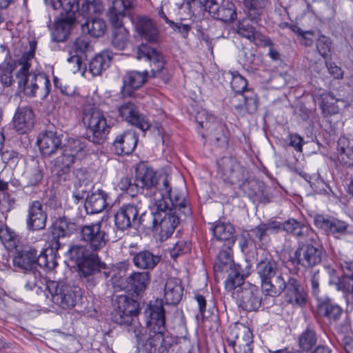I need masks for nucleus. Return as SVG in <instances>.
<instances>
[{
	"instance_id": "obj_1",
	"label": "nucleus",
	"mask_w": 353,
	"mask_h": 353,
	"mask_svg": "<svg viewBox=\"0 0 353 353\" xmlns=\"http://www.w3.org/2000/svg\"><path fill=\"white\" fill-rule=\"evenodd\" d=\"M34 49L35 45L30 43V50L19 59V68L16 72V80L19 92H23L28 97H37L44 100L50 92V81L44 74L30 72Z\"/></svg>"
},
{
	"instance_id": "obj_2",
	"label": "nucleus",
	"mask_w": 353,
	"mask_h": 353,
	"mask_svg": "<svg viewBox=\"0 0 353 353\" xmlns=\"http://www.w3.org/2000/svg\"><path fill=\"white\" fill-rule=\"evenodd\" d=\"M135 182L138 192L141 191V195L145 198L146 195L150 196L155 205L160 208H165L167 206V204L163 202V199L174 195L172 194L169 176L165 174L157 177V173L150 168H139L137 170Z\"/></svg>"
},
{
	"instance_id": "obj_3",
	"label": "nucleus",
	"mask_w": 353,
	"mask_h": 353,
	"mask_svg": "<svg viewBox=\"0 0 353 353\" xmlns=\"http://www.w3.org/2000/svg\"><path fill=\"white\" fill-rule=\"evenodd\" d=\"M163 202L167 204L165 208L156 206L160 210L156 232H158L161 241H164L171 236L179 223V218L175 212L176 210L181 211L185 216L191 213L188 201L181 195H173L163 199Z\"/></svg>"
},
{
	"instance_id": "obj_4",
	"label": "nucleus",
	"mask_w": 353,
	"mask_h": 353,
	"mask_svg": "<svg viewBox=\"0 0 353 353\" xmlns=\"http://www.w3.org/2000/svg\"><path fill=\"white\" fill-rule=\"evenodd\" d=\"M136 6L135 0H113L109 8L108 17L113 26L112 45L119 50L125 48L129 42V32L123 25V18Z\"/></svg>"
},
{
	"instance_id": "obj_5",
	"label": "nucleus",
	"mask_w": 353,
	"mask_h": 353,
	"mask_svg": "<svg viewBox=\"0 0 353 353\" xmlns=\"http://www.w3.org/2000/svg\"><path fill=\"white\" fill-rule=\"evenodd\" d=\"M82 121L87 129V139L95 143L101 144L107 139L110 130L104 112L94 105L83 108Z\"/></svg>"
},
{
	"instance_id": "obj_6",
	"label": "nucleus",
	"mask_w": 353,
	"mask_h": 353,
	"mask_svg": "<svg viewBox=\"0 0 353 353\" xmlns=\"http://www.w3.org/2000/svg\"><path fill=\"white\" fill-rule=\"evenodd\" d=\"M46 289L50 294L52 302L64 310L72 308L76 305L77 298L81 296L77 286L63 281H48Z\"/></svg>"
},
{
	"instance_id": "obj_7",
	"label": "nucleus",
	"mask_w": 353,
	"mask_h": 353,
	"mask_svg": "<svg viewBox=\"0 0 353 353\" xmlns=\"http://www.w3.org/2000/svg\"><path fill=\"white\" fill-rule=\"evenodd\" d=\"M112 321L121 325L130 326L131 329L139 327L136 317L139 314V303L125 295L117 296L113 302Z\"/></svg>"
},
{
	"instance_id": "obj_8",
	"label": "nucleus",
	"mask_w": 353,
	"mask_h": 353,
	"mask_svg": "<svg viewBox=\"0 0 353 353\" xmlns=\"http://www.w3.org/2000/svg\"><path fill=\"white\" fill-rule=\"evenodd\" d=\"M147 206L148 199L142 195L134 197L131 202L123 205L114 214V225L117 229L124 231L137 226V216Z\"/></svg>"
},
{
	"instance_id": "obj_9",
	"label": "nucleus",
	"mask_w": 353,
	"mask_h": 353,
	"mask_svg": "<svg viewBox=\"0 0 353 353\" xmlns=\"http://www.w3.org/2000/svg\"><path fill=\"white\" fill-rule=\"evenodd\" d=\"M137 339V345L143 353H168L173 340L171 337L161 334L148 332L142 335L139 326L133 330Z\"/></svg>"
},
{
	"instance_id": "obj_10",
	"label": "nucleus",
	"mask_w": 353,
	"mask_h": 353,
	"mask_svg": "<svg viewBox=\"0 0 353 353\" xmlns=\"http://www.w3.org/2000/svg\"><path fill=\"white\" fill-rule=\"evenodd\" d=\"M227 343L234 353H252L253 350V334L249 327L242 325H235L230 329Z\"/></svg>"
},
{
	"instance_id": "obj_11",
	"label": "nucleus",
	"mask_w": 353,
	"mask_h": 353,
	"mask_svg": "<svg viewBox=\"0 0 353 353\" xmlns=\"http://www.w3.org/2000/svg\"><path fill=\"white\" fill-rule=\"evenodd\" d=\"M79 235L81 240L94 252L103 248L109 241L108 234L101 229L100 222L83 225Z\"/></svg>"
},
{
	"instance_id": "obj_12",
	"label": "nucleus",
	"mask_w": 353,
	"mask_h": 353,
	"mask_svg": "<svg viewBox=\"0 0 353 353\" xmlns=\"http://www.w3.org/2000/svg\"><path fill=\"white\" fill-rule=\"evenodd\" d=\"M240 307L248 312L257 311L261 306L263 292L258 286L247 283L236 292Z\"/></svg>"
},
{
	"instance_id": "obj_13",
	"label": "nucleus",
	"mask_w": 353,
	"mask_h": 353,
	"mask_svg": "<svg viewBox=\"0 0 353 353\" xmlns=\"http://www.w3.org/2000/svg\"><path fill=\"white\" fill-rule=\"evenodd\" d=\"M218 165L221 178L226 183L237 184L247 177L248 170L234 157L221 158Z\"/></svg>"
},
{
	"instance_id": "obj_14",
	"label": "nucleus",
	"mask_w": 353,
	"mask_h": 353,
	"mask_svg": "<svg viewBox=\"0 0 353 353\" xmlns=\"http://www.w3.org/2000/svg\"><path fill=\"white\" fill-rule=\"evenodd\" d=\"M137 59H144L150 61L152 67L151 77H159L164 81L168 80L164 68L165 64L164 56L156 49L146 44H141L137 48Z\"/></svg>"
},
{
	"instance_id": "obj_15",
	"label": "nucleus",
	"mask_w": 353,
	"mask_h": 353,
	"mask_svg": "<svg viewBox=\"0 0 353 353\" xmlns=\"http://www.w3.org/2000/svg\"><path fill=\"white\" fill-rule=\"evenodd\" d=\"M92 259L91 262H86V265L81 270V279L88 288H94L101 280L106 279L110 276L105 263L101 261L99 256Z\"/></svg>"
},
{
	"instance_id": "obj_16",
	"label": "nucleus",
	"mask_w": 353,
	"mask_h": 353,
	"mask_svg": "<svg viewBox=\"0 0 353 353\" xmlns=\"http://www.w3.org/2000/svg\"><path fill=\"white\" fill-rule=\"evenodd\" d=\"M294 254L292 262L304 268H312L322 261V249L312 245L314 242L304 241Z\"/></svg>"
},
{
	"instance_id": "obj_17",
	"label": "nucleus",
	"mask_w": 353,
	"mask_h": 353,
	"mask_svg": "<svg viewBox=\"0 0 353 353\" xmlns=\"http://www.w3.org/2000/svg\"><path fill=\"white\" fill-rule=\"evenodd\" d=\"M114 288H119L121 290L132 292L139 295L144 292L150 283L151 275L148 271L133 272L130 276L125 278V281L117 284V277H112Z\"/></svg>"
},
{
	"instance_id": "obj_18",
	"label": "nucleus",
	"mask_w": 353,
	"mask_h": 353,
	"mask_svg": "<svg viewBox=\"0 0 353 353\" xmlns=\"http://www.w3.org/2000/svg\"><path fill=\"white\" fill-rule=\"evenodd\" d=\"M146 325L150 333L165 334V310L161 302L156 301L145 311Z\"/></svg>"
},
{
	"instance_id": "obj_19",
	"label": "nucleus",
	"mask_w": 353,
	"mask_h": 353,
	"mask_svg": "<svg viewBox=\"0 0 353 353\" xmlns=\"http://www.w3.org/2000/svg\"><path fill=\"white\" fill-rule=\"evenodd\" d=\"M256 23L253 22L252 19L247 14L245 18L238 22L236 33L256 45H271L270 39L256 30L254 24Z\"/></svg>"
},
{
	"instance_id": "obj_20",
	"label": "nucleus",
	"mask_w": 353,
	"mask_h": 353,
	"mask_svg": "<svg viewBox=\"0 0 353 353\" xmlns=\"http://www.w3.org/2000/svg\"><path fill=\"white\" fill-rule=\"evenodd\" d=\"M202 128L207 130V136L210 141L218 146H225L228 142V132L225 125L214 118H209L204 121H199Z\"/></svg>"
},
{
	"instance_id": "obj_21",
	"label": "nucleus",
	"mask_w": 353,
	"mask_h": 353,
	"mask_svg": "<svg viewBox=\"0 0 353 353\" xmlns=\"http://www.w3.org/2000/svg\"><path fill=\"white\" fill-rule=\"evenodd\" d=\"M136 32L144 40L158 43L161 41V35L157 24L150 18L137 16L132 19Z\"/></svg>"
},
{
	"instance_id": "obj_22",
	"label": "nucleus",
	"mask_w": 353,
	"mask_h": 353,
	"mask_svg": "<svg viewBox=\"0 0 353 353\" xmlns=\"http://www.w3.org/2000/svg\"><path fill=\"white\" fill-rule=\"evenodd\" d=\"M205 10L214 19L225 23L230 22L236 17L234 5L229 0H210Z\"/></svg>"
},
{
	"instance_id": "obj_23",
	"label": "nucleus",
	"mask_w": 353,
	"mask_h": 353,
	"mask_svg": "<svg viewBox=\"0 0 353 353\" xmlns=\"http://www.w3.org/2000/svg\"><path fill=\"white\" fill-rule=\"evenodd\" d=\"M120 116L128 123L135 125L145 132L150 127V123L145 117L139 113L137 107L132 102H126L119 108Z\"/></svg>"
},
{
	"instance_id": "obj_24",
	"label": "nucleus",
	"mask_w": 353,
	"mask_h": 353,
	"mask_svg": "<svg viewBox=\"0 0 353 353\" xmlns=\"http://www.w3.org/2000/svg\"><path fill=\"white\" fill-rule=\"evenodd\" d=\"M232 105L241 115H243L245 112L254 114L258 108L257 95L252 90H246L243 94L232 99Z\"/></svg>"
},
{
	"instance_id": "obj_25",
	"label": "nucleus",
	"mask_w": 353,
	"mask_h": 353,
	"mask_svg": "<svg viewBox=\"0 0 353 353\" xmlns=\"http://www.w3.org/2000/svg\"><path fill=\"white\" fill-rule=\"evenodd\" d=\"M149 73L147 70L139 72L128 71L123 77L122 94L123 97L131 96L133 91L140 88L147 81Z\"/></svg>"
},
{
	"instance_id": "obj_26",
	"label": "nucleus",
	"mask_w": 353,
	"mask_h": 353,
	"mask_svg": "<svg viewBox=\"0 0 353 353\" xmlns=\"http://www.w3.org/2000/svg\"><path fill=\"white\" fill-rule=\"evenodd\" d=\"M34 114L29 106L19 107L13 118L14 128L20 134L30 131L34 125Z\"/></svg>"
},
{
	"instance_id": "obj_27",
	"label": "nucleus",
	"mask_w": 353,
	"mask_h": 353,
	"mask_svg": "<svg viewBox=\"0 0 353 353\" xmlns=\"http://www.w3.org/2000/svg\"><path fill=\"white\" fill-rule=\"evenodd\" d=\"M284 292L288 303L299 306L305 303L307 293L296 279L294 277L288 279Z\"/></svg>"
},
{
	"instance_id": "obj_28",
	"label": "nucleus",
	"mask_w": 353,
	"mask_h": 353,
	"mask_svg": "<svg viewBox=\"0 0 353 353\" xmlns=\"http://www.w3.org/2000/svg\"><path fill=\"white\" fill-rule=\"evenodd\" d=\"M282 230L291 233L303 241L315 242L316 234L309 226L295 219H289L282 223Z\"/></svg>"
},
{
	"instance_id": "obj_29",
	"label": "nucleus",
	"mask_w": 353,
	"mask_h": 353,
	"mask_svg": "<svg viewBox=\"0 0 353 353\" xmlns=\"http://www.w3.org/2000/svg\"><path fill=\"white\" fill-rule=\"evenodd\" d=\"M37 144L41 153L49 157L61 148V137L55 132L47 131L39 135Z\"/></svg>"
},
{
	"instance_id": "obj_30",
	"label": "nucleus",
	"mask_w": 353,
	"mask_h": 353,
	"mask_svg": "<svg viewBox=\"0 0 353 353\" xmlns=\"http://www.w3.org/2000/svg\"><path fill=\"white\" fill-rule=\"evenodd\" d=\"M47 214L43 210V205L39 201H34L28 208L27 224L29 229L37 230L46 226Z\"/></svg>"
},
{
	"instance_id": "obj_31",
	"label": "nucleus",
	"mask_w": 353,
	"mask_h": 353,
	"mask_svg": "<svg viewBox=\"0 0 353 353\" xmlns=\"http://www.w3.org/2000/svg\"><path fill=\"white\" fill-rule=\"evenodd\" d=\"M315 225L324 230L325 232L336 235L343 234L348 228V224L345 221L335 218H327L318 214L314 218Z\"/></svg>"
},
{
	"instance_id": "obj_32",
	"label": "nucleus",
	"mask_w": 353,
	"mask_h": 353,
	"mask_svg": "<svg viewBox=\"0 0 353 353\" xmlns=\"http://www.w3.org/2000/svg\"><path fill=\"white\" fill-rule=\"evenodd\" d=\"M77 230L75 222L65 216L59 217L53 224L52 235L53 239H59L61 237L69 236ZM60 243L56 240L55 248L59 249Z\"/></svg>"
},
{
	"instance_id": "obj_33",
	"label": "nucleus",
	"mask_w": 353,
	"mask_h": 353,
	"mask_svg": "<svg viewBox=\"0 0 353 353\" xmlns=\"http://www.w3.org/2000/svg\"><path fill=\"white\" fill-rule=\"evenodd\" d=\"M137 141L135 132L128 130L116 137L114 146L119 154H130L134 150Z\"/></svg>"
},
{
	"instance_id": "obj_34",
	"label": "nucleus",
	"mask_w": 353,
	"mask_h": 353,
	"mask_svg": "<svg viewBox=\"0 0 353 353\" xmlns=\"http://www.w3.org/2000/svg\"><path fill=\"white\" fill-rule=\"evenodd\" d=\"M37 250L33 248L18 251L13 258V265L25 271H30L36 267Z\"/></svg>"
},
{
	"instance_id": "obj_35",
	"label": "nucleus",
	"mask_w": 353,
	"mask_h": 353,
	"mask_svg": "<svg viewBox=\"0 0 353 353\" xmlns=\"http://www.w3.org/2000/svg\"><path fill=\"white\" fill-rule=\"evenodd\" d=\"M161 256L154 254L149 250H143L132 254V262L140 270L147 271L153 270L161 261Z\"/></svg>"
},
{
	"instance_id": "obj_36",
	"label": "nucleus",
	"mask_w": 353,
	"mask_h": 353,
	"mask_svg": "<svg viewBox=\"0 0 353 353\" xmlns=\"http://www.w3.org/2000/svg\"><path fill=\"white\" fill-rule=\"evenodd\" d=\"M70 258L76 261L79 267V274L81 277V270L83 265H86V262H91L94 256H98L95 253H92L85 245L75 244L68 250Z\"/></svg>"
},
{
	"instance_id": "obj_37",
	"label": "nucleus",
	"mask_w": 353,
	"mask_h": 353,
	"mask_svg": "<svg viewBox=\"0 0 353 353\" xmlns=\"http://www.w3.org/2000/svg\"><path fill=\"white\" fill-rule=\"evenodd\" d=\"M183 288L180 279L170 278L167 280L164 288V297L166 303L177 304L182 299Z\"/></svg>"
},
{
	"instance_id": "obj_38",
	"label": "nucleus",
	"mask_w": 353,
	"mask_h": 353,
	"mask_svg": "<svg viewBox=\"0 0 353 353\" xmlns=\"http://www.w3.org/2000/svg\"><path fill=\"white\" fill-rule=\"evenodd\" d=\"M318 313L330 322L337 321L342 314L343 310L329 299H323L318 301Z\"/></svg>"
},
{
	"instance_id": "obj_39",
	"label": "nucleus",
	"mask_w": 353,
	"mask_h": 353,
	"mask_svg": "<svg viewBox=\"0 0 353 353\" xmlns=\"http://www.w3.org/2000/svg\"><path fill=\"white\" fill-rule=\"evenodd\" d=\"M107 194L98 190L88 195L85 201V208L88 214H97L103 210L107 205Z\"/></svg>"
},
{
	"instance_id": "obj_40",
	"label": "nucleus",
	"mask_w": 353,
	"mask_h": 353,
	"mask_svg": "<svg viewBox=\"0 0 353 353\" xmlns=\"http://www.w3.org/2000/svg\"><path fill=\"white\" fill-rule=\"evenodd\" d=\"M286 282L287 280L285 279L283 274L279 272L263 283L261 288L266 295L277 297L284 292L286 288Z\"/></svg>"
},
{
	"instance_id": "obj_41",
	"label": "nucleus",
	"mask_w": 353,
	"mask_h": 353,
	"mask_svg": "<svg viewBox=\"0 0 353 353\" xmlns=\"http://www.w3.org/2000/svg\"><path fill=\"white\" fill-rule=\"evenodd\" d=\"M256 270L261 279V285L280 272L277 263L271 258L261 260L256 265Z\"/></svg>"
},
{
	"instance_id": "obj_42",
	"label": "nucleus",
	"mask_w": 353,
	"mask_h": 353,
	"mask_svg": "<svg viewBox=\"0 0 353 353\" xmlns=\"http://www.w3.org/2000/svg\"><path fill=\"white\" fill-rule=\"evenodd\" d=\"M343 275L336 284L338 290L343 292L353 294V262L344 261L341 263Z\"/></svg>"
},
{
	"instance_id": "obj_43",
	"label": "nucleus",
	"mask_w": 353,
	"mask_h": 353,
	"mask_svg": "<svg viewBox=\"0 0 353 353\" xmlns=\"http://www.w3.org/2000/svg\"><path fill=\"white\" fill-rule=\"evenodd\" d=\"M80 0H57L52 3L54 9L60 8V15L68 17L70 20H76L77 12L81 14V8H79Z\"/></svg>"
},
{
	"instance_id": "obj_44",
	"label": "nucleus",
	"mask_w": 353,
	"mask_h": 353,
	"mask_svg": "<svg viewBox=\"0 0 353 353\" xmlns=\"http://www.w3.org/2000/svg\"><path fill=\"white\" fill-rule=\"evenodd\" d=\"M76 20H70L68 17L61 16V19L56 21L54 28L52 32L53 41L62 42L65 40L70 34L71 28Z\"/></svg>"
},
{
	"instance_id": "obj_45",
	"label": "nucleus",
	"mask_w": 353,
	"mask_h": 353,
	"mask_svg": "<svg viewBox=\"0 0 353 353\" xmlns=\"http://www.w3.org/2000/svg\"><path fill=\"white\" fill-rule=\"evenodd\" d=\"M318 341L314 329L307 327L299 336V347L302 352H310L317 346Z\"/></svg>"
},
{
	"instance_id": "obj_46",
	"label": "nucleus",
	"mask_w": 353,
	"mask_h": 353,
	"mask_svg": "<svg viewBox=\"0 0 353 353\" xmlns=\"http://www.w3.org/2000/svg\"><path fill=\"white\" fill-rule=\"evenodd\" d=\"M228 278L225 281V288L228 291H232L236 288L240 289L243 287L244 278L241 274L240 265L232 264L228 270Z\"/></svg>"
},
{
	"instance_id": "obj_47",
	"label": "nucleus",
	"mask_w": 353,
	"mask_h": 353,
	"mask_svg": "<svg viewBox=\"0 0 353 353\" xmlns=\"http://www.w3.org/2000/svg\"><path fill=\"white\" fill-rule=\"evenodd\" d=\"M74 161L75 160L73 159L72 157L63 152L62 155L54 159L53 172H54L60 179L66 181L70 172L71 165L74 163Z\"/></svg>"
},
{
	"instance_id": "obj_48",
	"label": "nucleus",
	"mask_w": 353,
	"mask_h": 353,
	"mask_svg": "<svg viewBox=\"0 0 353 353\" xmlns=\"http://www.w3.org/2000/svg\"><path fill=\"white\" fill-rule=\"evenodd\" d=\"M81 30L83 33L93 37H100L105 32L106 23L102 19L88 18L85 23L81 24Z\"/></svg>"
},
{
	"instance_id": "obj_49",
	"label": "nucleus",
	"mask_w": 353,
	"mask_h": 353,
	"mask_svg": "<svg viewBox=\"0 0 353 353\" xmlns=\"http://www.w3.org/2000/svg\"><path fill=\"white\" fill-rule=\"evenodd\" d=\"M237 184L239 185V188L250 198H259L263 195V183L250 179L248 172L247 177Z\"/></svg>"
},
{
	"instance_id": "obj_50",
	"label": "nucleus",
	"mask_w": 353,
	"mask_h": 353,
	"mask_svg": "<svg viewBox=\"0 0 353 353\" xmlns=\"http://www.w3.org/2000/svg\"><path fill=\"white\" fill-rule=\"evenodd\" d=\"M111 57L108 52H103L91 59L89 69L93 76L101 75L109 66Z\"/></svg>"
},
{
	"instance_id": "obj_51",
	"label": "nucleus",
	"mask_w": 353,
	"mask_h": 353,
	"mask_svg": "<svg viewBox=\"0 0 353 353\" xmlns=\"http://www.w3.org/2000/svg\"><path fill=\"white\" fill-rule=\"evenodd\" d=\"M338 159L344 166H353V147L348 145V140L341 137L338 141Z\"/></svg>"
},
{
	"instance_id": "obj_52",
	"label": "nucleus",
	"mask_w": 353,
	"mask_h": 353,
	"mask_svg": "<svg viewBox=\"0 0 353 353\" xmlns=\"http://www.w3.org/2000/svg\"><path fill=\"white\" fill-rule=\"evenodd\" d=\"M234 232V228L230 223L219 222L213 228L214 236L216 239L227 241L228 245H233L234 243V240L233 239Z\"/></svg>"
},
{
	"instance_id": "obj_53",
	"label": "nucleus",
	"mask_w": 353,
	"mask_h": 353,
	"mask_svg": "<svg viewBox=\"0 0 353 353\" xmlns=\"http://www.w3.org/2000/svg\"><path fill=\"white\" fill-rule=\"evenodd\" d=\"M145 208L140 212L137 216V226L141 225L144 228L156 231L160 216V210L157 208V212H146Z\"/></svg>"
},
{
	"instance_id": "obj_54",
	"label": "nucleus",
	"mask_w": 353,
	"mask_h": 353,
	"mask_svg": "<svg viewBox=\"0 0 353 353\" xmlns=\"http://www.w3.org/2000/svg\"><path fill=\"white\" fill-rule=\"evenodd\" d=\"M320 97L321 99V108L324 113L328 114H336L339 110V108L334 104V101L345 103V101L343 99H336L331 92H323L320 95ZM344 105H346V104Z\"/></svg>"
},
{
	"instance_id": "obj_55",
	"label": "nucleus",
	"mask_w": 353,
	"mask_h": 353,
	"mask_svg": "<svg viewBox=\"0 0 353 353\" xmlns=\"http://www.w3.org/2000/svg\"><path fill=\"white\" fill-rule=\"evenodd\" d=\"M267 3V0H244L245 6L248 9L247 14L252 19L253 22L258 23L260 21L262 10Z\"/></svg>"
},
{
	"instance_id": "obj_56",
	"label": "nucleus",
	"mask_w": 353,
	"mask_h": 353,
	"mask_svg": "<svg viewBox=\"0 0 353 353\" xmlns=\"http://www.w3.org/2000/svg\"><path fill=\"white\" fill-rule=\"evenodd\" d=\"M85 147V144L81 140L70 139L65 146L63 152L75 160L84 154Z\"/></svg>"
},
{
	"instance_id": "obj_57",
	"label": "nucleus",
	"mask_w": 353,
	"mask_h": 353,
	"mask_svg": "<svg viewBox=\"0 0 353 353\" xmlns=\"http://www.w3.org/2000/svg\"><path fill=\"white\" fill-rule=\"evenodd\" d=\"M255 52L252 48L244 46L239 53V61L245 68H255Z\"/></svg>"
},
{
	"instance_id": "obj_58",
	"label": "nucleus",
	"mask_w": 353,
	"mask_h": 353,
	"mask_svg": "<svg viewBox=\"0 0 353 353\" xmlns=\"http://www.w3.org/2000/svg\"><path fill=\"white\" fill-rule=\"evenodd\" d=\"M227 75L231 78L230 85L234 92L241 94L246 91L247 80L237 71H229Z\"/></svg>"
},
{
	"instance_id": "obj_59",
	"label": "nucleus",
	"mask_w": 353,
	"mask_h": 353,
	"mask_svg": "<svg viewBox=\"0 0 353 353\" xmlns=\"http://www.w3.org/2000/svg\"><path fill=\"white\" fill-rule=\"evenodd\" d=\"M92 46L90 41L85 37H80L74 41L71 52L78 54L85 59L87 58V53L92 51Z\"/></svg>"
},
{
	"instance_id": "obj_60",
	"label": "nucleus",
	"mask_w": 353,
	"mask_h": 353,
	"mask_svg": "<svg viewBox=\"0 0 353 353\" xmlns=\"http://www.w3.org/2000/svg\"><path fill=\"white\" fill-rule=\"evenodd\" d=\"M232 245H227L226 249L221 250L217 255V262L215 267L220 271H223L228 265L230 266V265L234 264L232 261Z\"/></svg>"
},
{
	"instance_id": "obj_61",
	"label": "nucleus",
	"mask_w": 353,
	"mask_h": 353,
	"mask_svg": "<svg viewBox=\"0 0 353 353\" xmlns=\"http://www.w3.org/2000/svg\"><path fill=\"white\" fill-rule=\"evenodd\" d=\"M316 49L320 55L325 59L330 56L332 41L330 38L320 35L316 42Z\"/></svg>"
},
{
	"instance_id": "obj_62",
	"label": "nucleus",
	"mask_w": 353,
	"mask_h": 353,
	"mask_svg": "<svg viewBox=\"0 0 353 353\" xmlns=\"http://www.w3.org/2000/svg\"><path fill=\"white\" fill-rule=\"evenodd\" d=\"M103 10L104 6L101 0H90L81 5V14L85 16L91 14H100Z\"/></svg>"
},
{
	"instance_id": "obj_63",
	"label": "nucleus",
	"mask_w": 353,
	"mask_h": 353,
	"mask_svg": "<svg viewBox=\"0 0 353 353\" xmlns=\"http://www.w3.org/2000/svg\"><path fill=\"white\" fill-rule=\"evenodd\" d=\"M83 59L85 58L81 55L70 52L67 58L68 69L73 73L81 72L83 74L85 72L82 63Z\"/></svg>"
},
{
	"instance_id": "obj_64",
	"label": "nucleus",
	"mask_w": 353,
	"mask_h": 353,
	"mask_svg": "<svg viewBox=\"0 0 353 353\" xmlns=\"http://www.w3.org/2000/svg\"><path fill=\"white\" fill-rule=\"evenodd\" d=\"M190 250V242L184 240H179L170 250V257L174 260H176L179 256L188 253Z\"/></svg>"
}]
</instances>
